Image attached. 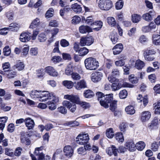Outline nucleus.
<instances>
[{"label": "nucleus", "mask_w": 160, "mask_h": 160, "mask_svg": "<svg viewBox=\"0 0 160 160\" xmlns=\"http://www.w3.org/2000/svg\"><path fill=\"white\" fill-rule=\"evenodd\" d=\"M151 116V113L149 111H144L141 114V120L142 122H145L148 120Z\"/></svg>", "instance_id": "aec40b11"}, {"label": "nucleus", "mask_w": 160, "mask_h": 160, "mask_svg": "<svg viewBox=\"0 0 160 160\" xmlns=\"http://www.w3.org/2000/svg\"><path fill=\"white\" fill-rule=\"evenodd\" d=\"M40 21L39 19L37 18L33 20L31 23L29 28L33 29L37 27L40 24Z\"/></svg>", "instance_id": "bb28decb"}, {"label": "nucleus", "mask_w": 160, "mask_h": 160, "mask_svg": "<svg viewBox=\"0 0 160 160\" xmlns=\"http://www.w3.org/2000/svg\"><path fill=\"white\" fill-rule=\"evenodd\" d=\"M44 70L45 72L51 76L56 77L58 76V72L52 67H47L45 68Z\"/></svg>", "instance_id": "9d476101"}, {"label": "nucleus", "mask_w": 160, "mask_h": 160, "mask_svg": "<svg viewBox=\"0 0 160 160\" xmlns=\"http://www.w3.org/2000/svg\"><path fill=\"white\" fill-rule=\"evenodd\" d=\"M21 142L26 145H28L30 144V141L29 139L26 136H22L21 138Z\"/></svg>", "instance_id": "a19ab883"}, {"label": "nucleus", "mask_w": 160, "mask_h": 160, "mask_svg": "<svg viewBox=\"0 0 160 160\" xmlns=\"http://www.w3.org/2000/svg\"><path fill=\"white\" fill-rule=\"evenodd\" d=\"M31 33L28 32H22L20 35V40L22 42H26L31 39Z\"/></svg>", "instance_id": "f8f14e48"}, {"label": "nucleus", "mask_w": 160, "mask_h": 160, "mask_svg": "<svg viewBox=\"0 0 160 160\" xmlns=\"http://www.w3.org/2000/svg\"><path fill=\"white\" fill-rule=\"evenodd\" d=\"M89 138L88 133H82L79 134L76 138L77 143L80 145H85L88 142Z\"/></svg>", "instance_id": "423d86ee"}, {"label": "nucleus", "mask_w": 160, "mask_h": 160, "mask_svg": "<svg viewBox=\"0 0 160 160\" xmlns=\"http://www.w3.org/2000/svg\"><path fill=\"white\" fill-rule=\"evenodd\" d=\"M25 124L28 129H32L35 125V123L33 120L30 118L25 119Z\"/></svg>", "instance_id": "f3484780"}, {"label": "nucleus", "mask_w": 160, "mask_h": 160, "mask_svg": "<svg viewBox=\"0 0 160 160\" xmlns=\"http://www.w3.org/2000/svg\"><path fill=\"white\" fill-rule=\"evenodd\" d=\"M62 59V58L60 57L55 56L52 58L51 60L54 63H56L60 62Z\"/></svg>", "instance_id": "052dcab7"}, {"label": "nucleus", "mask_w": 160, "mask_h": 160, "mask_svg": "<svg viewBox=\"0 0 160 160\" xmlns=\"http://www.w3.org/2000/svg\"><path fill=\"white\" fill-rule=\"evenodd\" d=\"M4 54L5 56H8L11 53V50L9 47L8 46H6L3 50Z\"/></svg>", "instance_id": "e2e57ef3"}, {"label": "nucleus", "mask_w": 160, "mask_h": 160, "mask_svg": "<svg viewBox=\"0 0 160 160\" xmlns=\"http://www.w3.org/2000/svg\"><path fill=\"white\" fill-rule=\"evenodd\" d=\"M156 25L154 23L151 22L148 25L143 27L142 30L144 32L153 31V30L156 28Z\"/></svg>", "instance_id": "2eb2a0df"}, {"label": "nucleus", "mask_w": 160, "mask_h": 160, "mask_svg": "<svg viewBox=\"0 0 160 160\" xmlns=\"http://www.w3.org/2000/svg\"><path fill=\"white\" fill-rule=\"evenodd\" d=\"M94 92L89 89L85 91L83 93L84 97L87 98H91L94 96Z\"/></svg>", "instance_id": "72a5a7b5"}, {"label": "nucleus", "mask_w": 160, "mask_h": 160, "mask_svg": "<svg viewBox=\"0 0 160 160\" xmlns=\"http://www.w3.org/2000/svg\"><path fill=\"white\" fill-rule=\"evenodd\" d=\"M121 59L115 62V65L118 67H122L123 66L125 63L124 60L126 59L125 57H121Z\"/></svg>", "instance_id": "f704fd0d"}, {"label": "nucleus", "mask_w": 160, "mask_h": 160, "mask_svg": "<svg viewBox=\"0 0 160 160\" xmlns=\"http://www.w3.org/2000/svg\"><path fill=\"white\" fill-rule=\"evenodd\" d=\"M36 74L38 78H42L44 74V69L40 68L37 70L36 71Z\"/></svg>", "instance_id": "6e6d98bb"}, {"label": "nucleus", "mask_w": 160, "mask_h": 160, "mask_svg": "<svg viewBox=\"0 0 160 160\" xmlns=\"http://www.w3.org/2000/svg\"><path fill=\"white\" fill-rule=\"evenodd\" d=\"M78 104L80 105L84 109H87L90 107V105L88 103L81 101L80 100Z\"/></svg>", "instance_id": "3c124183"}, {"label": "nucleus", "mask_w": 160, "mask_h": 160, "mask_svg": "<svg viewBox=\"0 0 160 160\" xmlns=\"http://www.w3.org/2000/svg\"><path fill=\"white\" fill-rule=\"evenodd\" d=\"M54 10L52 8H50L47 12L45 14V17L46 18H48L53 16Z\"/></svg>", "instance_id": "5fc2aeb1"}, {"label": "nucleus", "mask_w": 160, "mask_h": 160, "mask_svg": "<svg viewBox=\"0 0 160 160\" xmlns=\"http://www.w3.org/2000/svg\"><path fill=\"white\" fill-rule=\"evenodd\" d=\"M136 145L133 141L127 142L125 145L126 148L130 151L133 152L135 149Z\"/></svg>", "instance_id": "412c9836"}, {"label": "nucleus", "mask_w": 160, "mask_h": 160, "mask_svg": "<svg viewBox=\"0 0 160 160\" xmlns=\"http://www.w3.org/2000/svg\"><path fill=\"white\" fill-rule=\"evenodd\" d=\"M111 40L113 44H115L118 41V35L116 33H112L110 36Z\"/></svg>", "instance_id": "a18cd8bd"}, {"label": "nucleus", "mask_w": 160, "mask_h": 160, "mask_svg": "<svg viewBox=\"0 0 160 160\" xmlns=\"http://www.w3.org/2000/svg\"><path fill=\"white\" fill-rule=\"evenodd\" d=\"M152 43L156 45H160V35L158 34H154L152 35Z\"/></svg>", "instance_id": "5701e85b"}, {"label": "nucleus", "mask_w": 160, "mask_h": 160, "mask_svg": "<svg viewBox=\"0 0 160 160\" xmlns=\"http://www.w3.org/2000/svg\"><path fill=\"white\" fill-rule=\"evenodd\" d=\"M24 64L22 62H19L14 66V67L18 70H21L24 68Z\"/></svg>", "instance_id": "37998d69"}, {"label": "nucleus", "mask_w": 160, "mask_h": 160, "mask_svg": "<svg viewBox=\"0 0 160 160\" xmlns=\"http://www.w3.org/2000/svg\"><path fill=\"white\" fill-rule=\"evenodd\" d=\"M93 28V29L96 31L99 30L102 26V22L101 21H97L93 23L92 25Z\"/></svg>", "instance_id": "b1692460"}, {"label": "nucleus", "mask_w": 160, "mask_h": 160, "mask_svg": "<svg viewBox=\"0 0 160 160\" xmlns=\"http://www.w3.org/2000/svg\"><path fill=\"white\" fill-rule=\"evenodd\" d=\"M123 6V2L122 0L118 1L115 4L116 8L117 10L121 9Z\"/></svg>", "instance_id": "09e8293b"}, {"label": "nucleus", "mask_w": 160, "mask_h": 160, "mask_svg": "<svg viewBox=\"0 0 160 160\" xmlns=\"http://www.w3.org/2000/svg\"><path fill=\"white\" fill-rule=\"evenodd\" d=\"M128 78L130 82L132 84H136L138 83V79L134 76V75H131L129 76Z\"/></svg>", "instance_id": "ea45409f"}, {"label": "nucleus", "mask_w": 160, "mask_h": 160, "mask_svg": "<svg viewBox=\"0 0 160 160\" xmlns=\"http://www.w3.org/2000/svg\"><path fill=\"white\" fill-rule=\"evenodd\" d=\"M156 53V52L154 49L148 48L144 50L143 55H153Z\"/></svg>", "instance_id": "2f4dec72"}, {"label": "nucleus", "mask_w": 160, "mask_h": 160, "mask_svg": "<svg viewBox=\"0 0 160 160\" xmlns=\"http://www.w3.org/2000/svg\"><path fill=\"white\" fill-rule=\"evenodd\" d=\"M63 85L68 89L72 88L73 85V82L71 81L65 80L62 82Z\"/></svg>", "instance_id": "cd10ccee"}, {"label": "nucleus", "mask_w": 160, "mask_h": 160, "mask_svg": "<svg viewBox=\"0 0 160 160\" xmlns=\"http://www.w3.org/2000/svg\"><path fill=\"white\" fill-rule=\"evenodd\" d=\"M72 67L71 65L67 66L65 70V73L67 75H71L72 72Z\"/></svg>", "instance_id": "864d4df0"}, {"label": "nucleus", "mask_w": 160, "mask_h": 160, "mask_svg": "<svg viewBox=\"0 0 160 160\" xmlns=\"http://www.w3.org/2000/svg\"><path fill=\"white\" fill-rule=\"evenodd\" d=\"M38 39L41 42H45L47 39L46 35L43 33H40L38 36Z\"/></svg>", "instance_id": "de8ad7c7"}, {"label": "nucleus", "mask_w": 160, "mask_h": 160, "mask_svg": "<svg viewBox=\"0 0 160 160\" xmlns=\"http://www.w3.org/2000/svg\"><path fill=\"white\" fill-rule=\"evenodd\" d=\"M39 32V31L38 28H37L33 31L32 35L31 37L32 40H35L36 39Z\"/></svg>", "instance_id": "69168bd1"}, {"label": "nucleus", "mask_w": 160, "mask_h": 160, "mask_svg": "<svg viewBox=\"0 0 160 160\" xmlns=\"http://www.w3.org/2000/svg\"><path fill=\"white\" fill-rule=\"evenodd\" d=\"M115 138L116 140L119 142H122L124 140L122 134L120 132L116 133Z\"/></svg>", "instance_id": "4c0bfd02"}, {"label": "nucleus", "mask_w": 160, "mask_h": 160, "mask_svg": "<svg viewBox=\"0 0 160 160\" xmlns=\"http://www.w3.org/2000/svg\"><path fill=\"white\" fill-rule=\"evenodd\" d=\"M64 98L71 101L72 102L78 104L80 100L79 98L77 95H66L64 96Z\"/></svg>", "instance_id": "9b49d317"}, {"label": "nucleus", "mask_w": 160, "mask_h": 160, "mask_svg": "<svg viewBox=\"0 0 160 160\" xmlns=\"http://www.w3.org/2000/svg\"><path fill=\"white\" fill-rule=\"evenodd\" d=\"M42 149H43V147L42 146L35 148L34 154L38 157V160H43L44 158V155L41 152Z\"/></svg>", "instance_id": "dca6fc26"}, {"label": "nucleus", "mask_w": 160, "mask_h": 160, "mask_svg": "<svg viewBox=\"0 0 160 160\" xmlns=\"http://www.w3.org/2000/svg\"><path fill=\"white\" fill-rule=\"evenodd\" d=\"M103 74L102 72H97L92 74L91 78L93 82H98L101 80Z\"/></svg>", "instance_id": "6e6552de"}, {"label": "nucleus", "mask_w": 160, "mask_h": 160, "mask_svg": "<svg viewBox=\"0 0 160 160\" xmlns=\"http://www.w3.org/2000/svg\"><path fill=\"white\" fill-rule=\"evenodd\" d=\"M85 66L87 69L95 70L99 67V62L96 59L93 58H89L84 61Z\"/></svg>", "instance_id": "20e7f679"}, {"label": "nucleus", "mask_w": 160, "mask_h": 160, "mask_svg": "<svg viewBox=\"0 0 160 160\" xmlns=\"http://www.w3.org/2000/svg\"><path fill=\"white\" fill-rule=\"evenodd\" d=\"M142 18L143 19L148 22L152 20V15L148 13L143 14L142 16Z\"/></svg>", "instance_id": "c03bdc74"}, {"label": "nucleus", "mask_w": 160, "mask_h": 160, "mask_svg": "<svg viewBox=\"0 0 160 160\" xmlns=\"http://www.w3.org/2000/svg\"><path fill=\"white\" fill-rule=\"evenodd\" d=\"M87 87L86 82L83 80H81L78 82L75 85V88L78 90H80L82 88Z\"/></svg>", "instance_id": "4be33fe9"}, {"label": "nucleus", "mask_w": 160, "mask_h": 160, "mask_svg": "<svg viewBox=\"0 0 160 160\" xmlns=\"http://www.w3.org/2000/svg\"><path fill=\"white\" fill-rule=\"evenodd\" d=\"M58 111L62 114H65L67 113V109L65 106H61L58 108Z\"/></svg>", "instance_id": "680f3d73"}, {"label": "nucleus", "mask_w": 160, "mask_h": 160, "mask_svg": "<svg viewBox=\"0 0 160 160\" xmlns=\"http://www.w3.org/2000/svg\"><path fill=\"white\" fill-rule=\"evenodd\" d=\"M18 24L16 23H12L9 25L8 27L7 28L8 31H13L15 29H13L14 28H18Z\"/></svg>", "instance_id": "338daca9"}, {"label": "nucleus", "mask_w": 160, "mask_h": 160, "mask_svg": "<svg viewBox=\"0 0 160 160\" xmlns=\"http://www.w3.org/2000/svg\"><path fill=\"white\" fill-rule=\"evenodd\" d=\"M72 8L73 11L76 13H79L82 12V8L77 3L73 4L72 5Z\"/></svg>", "instance_id": "393cba45"}, {"label": "nucleus", "mask_w": 160, "mask_h": 160, "mask_svg": "<svg viewBox=\"0 0 160 160\" xmlns=\"http://www.w3.org/2000/svg\"><path fill=\"white\" fill-rule=\"evenodd\" d=\"M1 73L8 78H13L16 76V72L11 70L2 71L1 72Z\"/></svg>", "instance_id": "ddd939ff"}, {"label": "nucleus", "mask_w": 160, "mask_h": 160, "mask_svg": "<svg viewBox=\"0 0 160 160\" xmlns=\"http://www.w3.org/2000/svg\"><path fill=\"white\" fill-rule=\"evenodd\" d=\"M107 21L108 24L112 27L114 26L116 24V22L114 18L109 17L107 18Z\"/></svg>", "instance_id": "79ce46f5"}, {"label": "nucleus", "mask_w": 160, "mask_h": 160, "mask_svg": "<svg viewBox=\"0 0 160 160\" xmlns=\"http://www.w3.org/2000/svg\"><path fill=\"white\" fill-rule=\"evenodd\" d=\"M81 21V18L78 16H75L72 17L71 21L72 23L73 24H77L79 23Z\"/></svg>", "instance_id": "4d7b16f0"}, {"label": "nucleus", "mask_w": 160, "mask_h": 160, "mask_svg": "<svg viewBox=\"0 0 160 160\" xmlns=\"http://www.w3.org/2000/svg\"><path fill=\"white\" fill-rule=\"evenodd\" d=\"M89 52L88 49L86 47L81 48L78 51L79 55L80 56H83L87 54Z\"/></svg>", "instance_id": "c85d7f7f"}, {"label": "nucleus", "mask_w": 160, "mask_h": 160, "mask_svg": "<svg viewBox=\"0 0 160 160\" xmlns=\"http://www.w3.org/2000/svg\"><path fill=\"white\" fill-rule=\"evenodd\" d=\"M46 98V101L48 99L51 100L47 102L48 108L51 110H53L57 108L56 103L59 102V99L53 92L49 93L48 95Z\"/></svg>", "instance_id": "f03ea898"}, {"label": "nucleus", "mask_w": 160, "mask_h": 160, "mask_svg": "<svg viewBox=\"0 0 160 160\" xmlns=\"http://www.w3.org/2000/svg\"><path fill=\"white\" fill-rule=\"evenodd\" d=\"M112 100L109 103H110V109L112 112H114L117 108V101Z\"/></svg>", "instance_id": "58836bf2"}, {"label": "nucleus", "mask_w": 160, "mask_h": 160, "mask_svg": "<svg viewBox=\"0 0 160 160\" xmlns=\"http://www.w3.org/2000/svg\"><path fill=\"white\" fill-rule=\"evenodd\" d=\"M111 87L112 90L114 91L118 90L121 88V87L118 83H112Z\"/></svg>", "instance_id": "603ef678"}, {"label": "nucleus", "mask_w": 160, "mask_h": 160, "mask_svg": "<svg viewBox=\"0 0 160 160\" xmlns=\"http://www.w3.org/2000/svg\"><path fill=\"white\" fill-rule=\"evenodd\" d=\"M132 20L134 23H137L141 20V17L139 15L134 14L132 16Z\"/></svg>", "instance_id": "c9c22d12"}, {"label": "nucleus", "mask_w": 160, "mask_h": 160, "mask_svg": "<svg viewBox=\"0 0 160 160\" xmlns=\"http://www.w3.org/2000/svg\"><path fill=\"white\" fill-rule=\"evenodd\" d=\"M113 6L112 2L110 0H100L98 6L102 10H108Z\"/></svg>", "instance_id": "39448f33"}, {"label": "nucleus", "mask_w": 160, "mask_h": 160, "mask_svg": "<svg viewBox=\"0 0 160 160\" xmlns=\"http://www.w3.org/2000/svg\"><path fill=\"white\" fill-rule=\"evenodd\" d=\"M71 78L73 80H78L80 79V75L77 72H73L71 74Z\"/></svg>", "instance_id": "13d9d810"}, {"label": "nucleus", "mask_w": 160, "mask_h": 160, "mask_svg": "<svg viewBox=\"0 0 160 160\" xmlns=\"http://www.w3.org/2000/svg\"><path fill=\"white\" fill-rule=\"evenodd\" d=\"M145 146L146 145L143 142L140 141L136 144L135 147L138 150L142 151L145 148Z\"/></svg>", "instance_id": "473e14b6"}, {"label": "nucleus", "mask_w": 160, "mask_h": 160, "mask_svg": "<svg viewBox=\"0 0 160 160\" xmlns=\"http://www.w3.org/2000/svg\"><path fill=\"white\" fill-rule=\"evenodd\" d=\"M128 95L127 91L124 89L120 91L119 93V97L121 99L126 98Z\"/></svg>", "instance_id": "8fccbe9b"}, {"label": "nucleus", "mask_w": 160, "mask_h": 160, "mask_svg": "<svg viewBox=\"0 0 160 160\" xmlns=\"http://www.w3.org/2000/svg\"><path fill=\"white\" fill-rule=\"evenodd\" d=\"M123 49V46L122 44L119 43L116 45L113 48V54L117 55L120 53Z\"/></svg>", "instance_id": "6ab92c4d"}, {"label": "nucleus", "mask_w": 160, "mask_h": 160, "mask_svg": "<svg viewBox=\"0 0 160 160\" xmlns=\"http://www.w3.org/2000/svg\"><path fill=\"white\" fill-rule=\"evenodd\" d=\"M60 45L63 47H66L68 46L69 43V42L65 39H62L60 41Z\"/></svg>", "instance_id": "0e129e2a"}, {"label": "nucleus", "mask_w": 160, "mask_h": 160, "mask_svg": "<svg viewBox=\"0 0 160 160\" xmlns=\"http://www.w3.org/2000/svg\"><path fill=\"white\" fill-rule=\"evenodd\" d=\"M79 31L81 33H85L92 32V29L88 26L82 25L79 27Z\"/></svg>", "instance_id": "a878e982"}, {"label": "nucleus", "mask_w": 160, "mask_h": 160, "mask_svg": "<svg viewBox=\"0 0 160 160\" xmlns=\"http://www.w3.org/2000/svg\"><path fill=\"white\" fill-rule=\"evenodd\" d=\"M144 65V62L140 60H137L135 63V68L138 70L142 69Z\"/></svg>", "instance_id": "c756f323"}, {"label": "nucleus", "mask_w": 160, "mask_h": 160, "mask_svg": "<svg viewBox=\"0 0 160 160\" xmlns=\"http://www.w3.org/2000/svg\"><path fill=\"white\" fill-rule=\"evenodd\" d=\"M78 154L82 155H85L87 153L86 149L83 147H81L78 148L77 150Z\"/></svg>", "instance_id": "bf43d9fd"}, {"label": "nucleus", "mask_w": 160, "mask_h": 160, "mask_svg": "<svg viewBox=\"0 0 160 160\" xmlns=\"http://www.w3.org/2000/svg\"><path fill=\"white\" fill-rule=\"evenodd\" d=\"M142 100L141 102H139L141 103V107L142 108H143L145 107L148 102V98L147 97H145L141 99Z\"/></svg>", "instance_id": "49530a36"}, {"label": "nucleus", "mask_w": 160, "mask_h": 160, "mask_svg": "<svg viewBox=\"0 0 160 160\" xmlns=\"http://www.w3.org/2000/svg\"><path fill=\"white\" fill-rule=\"evenodd\" d=\"M152 55H147V54L143 55L146 61H152L155 59V58L152 56Z\"/></svg>", "instance_id": "774afa93"}, {"label": "nucleus", "mask_w": 160, "mask_h": 160, "mask_svg": "<svg viewBox=\"0 0 160 160\" xmlns=\"http://www.w3.org/2000/svg\"><path fill=\"white\" fill-rule=\"evenodd\" d=\"M96 95L101 105L105 108L109 107L108 103L113 99V94L112 93L104 95L102 93L98 92L96 93Z\"/></svg>", "instance_id": "f257e3e1"}, {"label": "nucleus", "mask_w": 160, "mask_h": 160, "mask_svg": "<svg viewBox=\"0 0 160 160\" xmlns=\"http://www.w3.org/2000/svg\"><path fill=\"white\" fill-rule=\"evenodd\" d=\"M63 152L65 155L69 157H71L73 153L72 148L69 145H67L64 147Z\"/></svg>", "instance_id": "4468645a"}, {"label": "nucleus", "mask_w": 160, "mask_h": 160, "mask_svg": "<svg viewBox=\"0 0 160 160\" xmlns=\"http://www.w3.org/2000/svg\"><path fill=\"white\" fill-rule=\"evenodd\" d=\"M93 42V39L92 37L82 38L81 39L80 44L81 46L85 45L90 46Z\"/></svg>", "instance_id": "0eeeda50"}, {"label": "nucleus", "mask_w": 160, "mask_h": 160, "mask_svg": "<svg viewBox=\"0 0 160 160\" xmlns=\"http://www.w3.org/2000/svg\"><path fill=\"white\" fill-rule=\"evenodd\" d=\"M118 151V150L114 145L112 146L111 147L108 148L106 149V152L109 156H111L113 154L115 156H117Z\"/></svg>", "instance_id": "a211bd4d"}, {"label": "nucleus", "mask_w": 160, "mask_h": 160, "mask_svg": "<svg viewBox=\"0 0 160 160\" xmlns=\"http://www.w3.org/2000/svg\"><path fill=\"white\" fill-rule=\"evenodd\" d=\"M62 104L63 106L67 107L72 112H74L76 109V105L75 103L65 100L63 102Z\"/></svg>", "instance_id": "1a4fd4ad"}, {"label": "nucleus", "mask_w": 160, "mask_h": 160, "mask_svg": "<svg viewBox=\"0 0 160 160\" xmlns=\"http://www.w3.org/2000/svg\"><path fill=\"white\" fill-rule=\"evenodd\" d=\"M106 134L107 137L109 138H112L113 137L114 134L113 129L111 128L106 130Z\"/></svg>", "instance_id": "e433bc0d"}, {"label": "nucleus", "mask_w": 160, "mask_h": 160, "mask_svg": "<svg viewBox=\"0 0 160 160\" xmlns=\"http://www.w3.org/2000/svg\"><path fill=\"white\" fill-rule=\"evenodd\" d=\"M125 111L128 114L132 115L135 112V110L132 106H128L125 108Z\"/></svg>", "instance_id": "7c9ffc66"}, {"label": "nucleus", "mask_w": 160, "mask_h": 160, "mask_svg": "<svg viewBox=\"0 0 160 160\" xmlns=\"http://www.w3.org/2000/svg\"><path fill=\"white\" fill-rule=\"evenodd\" d=\"M49 93V92L46 91L34 90L31 92L30 96L32 98H38L40 101L44 102L46 101V98H47Z\"/></svg>", "instance_id": "7ed1b4c3"}]
</instances>
